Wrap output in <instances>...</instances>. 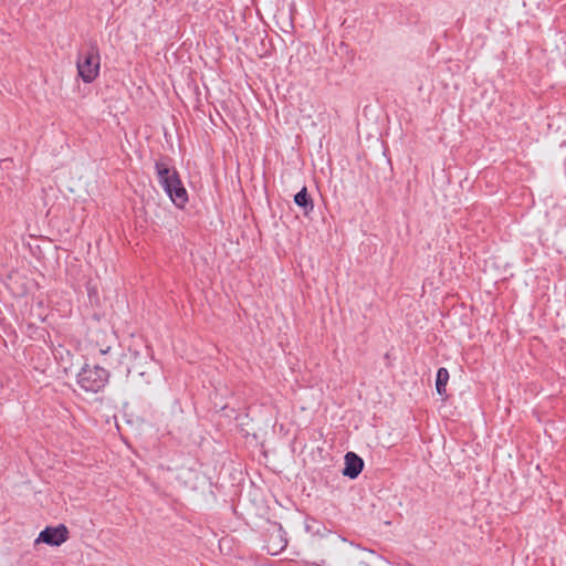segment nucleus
Instances as JSON below:
<instances>
[{"mask_svg": "<svg viewBox=\"0 0 566 566\" xmlns=\"http://www.w3.org/2000/svg\"><path fill=\"white\" fill-rule=\"evenodd\" d=\"M171 163L172 159L168 156H161L155 161L157 180L176 208L184 209L189 200L188 192Z\"/></svg>", "mask_w": 566, "mask_h": 566, "instance_id": "1", "label": "nucleus"}, {"mask_svg": "<svg viewBox=\"0 0 566 566\" xmlns=\"http://www.w3.org/2000/svg\"><path fill=\"white\" fill-rule=\"evenodd\" d=\"M101 55L96 41H90L86 49L81 51L76 61L78 76L86 84L95 81L99 74Z\"/></svg>", "mask_w": 566, "mask_h": 566, "instance_id": "2", "label": "nucleus"}, {"mask_svg": "<svg viewBox=\"0 0 566 566\" xmlns=\"http://www.w3.org/2000/svg\"><path fill=\"white\" fill-rule=\"evenodd\" d=\"M78 386L87 392H98L108 382L109 371L98 365L85 364L76 376Z\"/></svg>", "mask_w": 566, "mask_h": 566, "instance_id": "3", "label": "nucleus"}, {"mask_svg": "<svg viewBox=\"0 0 566 566\" xmlns=\"http://www.w3.org/2000/svg\"><path fill=\"white\" fill-rule=\"evenodd\" d=\"M70 538V532L66 525L59 524L56 526H45L38 535L34 544L40 543L49 546L57 547L61 546Z\"/></svg>", "mask_w": 566, "mask_h": 566, "instance_id": "4", "label": "nucleus"}, {"mask_svg": "<svg viewBox=\"0 0 566 566\" xmlns=\"http://www.w3.org/2000/svg\"><path fill=\"white\" fill-rule=\"evenodd\" d=\"M365 462L360 455L353 451H348L344 457V468L342 473L344 476L355 480L363 472Z\"/></svg>", "mask_w": 566, "mask_h": 566, "instance_id": "5", "label": "nucleus"}, {"mask_svg": "<svg viewBox=\"0 0 566 566\" xmlns=\"http://www.w3.org/2000/svg\"><path fill=\"white\" fill-rule=\"evenodd\" d=\"M294 203L301 209L304 217H308L314 211V200L306 186L294 195Z\"/></svg>", "mask_w": 566, "mask_h": 566, "instance_id": "6", "label": "nucleus"}, {"mask_svg": "<svg viewBox=\"0 0 566 566\" xmlns=\"http://www.w3.org/2000/svg\"><path fill=\"white\" fill-rule=\"evenodd\" d=\"M450 375L446 367H440L436 374V390L437 394L443 399H448L447 395V384L449 381Z\"/></svg>", "mask_w": 566, "mask_h": 566, "instance_id": "7", "label": "nucleus"}, {"mask_svg": "<svg viewBox=\"0 0 566 566\" xmlns=\"http://www.w3.org/2000/svg\"><path fill=\"white\" fill-rule=\"evenodd\" d=\"M306 531L307 532H312L313 534H319L321 533L319 527L314 528V525L310 524V523L306 524Z\"/></svg>", "mask_w": 566, "mask_h": 566, "instance_id": "8", "label": "nucleus"}, {"mask_svg": "<svg viewBox=\"0 0 566 566\" xmlns=\"http://www.w3.org/2000/svg\"><path fill=\"white\" fill-rule=\"evenodd\" d=\"M310 522L314 525V528L323 526L316 518H310Z\"/></svg>", "mask_w": 566, "mask_h": 566, "instance_id": "9", "label": "nucleus"}, {"mask_svg": "<svg viewBox=\"0 0 566 566\" xmlns=\"http://www.w3.org/2000/svg\"><path fill=\"white\" fill-rule=\"evenodd\" d=\"M277 525H279V531L284 533L283 526L281 524H277Z\"/></svg>", "mask_w": 566, "mask_h": 566, "instance_id": "10", "label": "nucleus"}, {"mask_svg": "<svg viewBox=\"0 0 566 566\" xmlns=\"http://www.w3.org/2000/svg\"><path fill=\"white\" fill-rule=\"evenodd\" d=\"M108 350H109V347H108L107 349H105V350H104V349H102V350H101V353H102V354H106Z\"/></svg>", "mask_w": 566, "mask_h": 566, "instance_id": "11", "label": "nucleus"}]
</instances>
